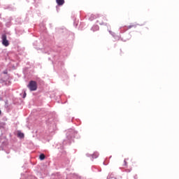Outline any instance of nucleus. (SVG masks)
I'll return each mask as SVG.
<instances>
[{"instance_id": "obj_6", "label": "nucleus", "mask_w": 179, "mask_h": 179, "mask_svg": "<svg viewBox=\"0 0 179 179\" xmlns=\"http://www.w3.org/2000/svg\"><path fill=\"white\" fill-rule=\"evenodd\" d=\"M124 166H127V159H124Z\"/></svg>"}, {"instance_id": "obj_4", "label": "nucleus", "mask_w": 179, "mask_h": 179, "mask_svg": "<svg viewBox=\"0 0 179 179\" xmlns=\"http://www.w3.org/2000/svg\"><path fill=\"white\" fill-rule=\"evenodd\" d=\"M17 136L19 138H24V134H23V133L20 132V131H18Z\"/></svg>"}, {"instance_id": "obj_9", "label": "nucleus", "mask_w": 179, "mask_h": 179, "mask_svg": "<svg viewBox=\"0 0 179 179\" xmlns=\"http://www.w3.org/2000/svg\"><path fill=\"white\" fill-rule=\"evenodd\" d=\"M0 114H1V110H0Z\"/></svg>"}, {"instance_id": "obj_8", "label": "nucleus", "mask_w": 179, "mask_h": 179, "mask_svg": "<svg viewBox=\"0 0 179 179\" xmlns=\"http://www.w3.org/2000/svg\"><path fill=\"white\" fill-rule=\"evenodd\" d=\"M24 97H26V92H24L23 94V99H24Z\"/></svg>"}, {"instance_id": "obj_5", "label": "nucleus", "mask_w": 179, "mask_h": 179, "mask_svg": "<svg viewBox=\"0 0 179 179\" xmlns=\"http://www.w3.org/2000/svg\"><path fill=\"white\" fill-rule=\"evenodd\" d=\"M40 160H44L45 159V155L44 154H41L39 156Z\"/></svg>"}, {"instance_id": "obj_3", "label": "nucleus", "mask_w": 179, "mask_h": 179, "mask_svg": "<svg viewBox=\"0 0 179 179\" xmlns=\"http://www.w3.org/2000/svg\"><path fill=\"white\" fill-rule=\"evenodd\" d=\"M56 3L59 6H62L65 3V0H56Z\"/></svg>"}, {"instance_id": "obj_2", "label": "nucleus", "mask_w": 179, "mask_h": 179, "mask_svg": "<svg viewBox=\"0 0 179 179\" xmlns=\"http://www.w3.org/2000/svg\"><path fill=\"white\" fill-rule=\"evenodd\" d=\"M1 38L3 45H5V47H8V45H9V41H8V39H6V36L5 34L2 35Z\"/></svg>"}, {"instance_id": "obj_1", "label": "nucleus", "mask_w": 179, "mask_h": 179, "mask_svg": "<svg viewBox=\"0 0 179 179\" xmlns=\"http://www.w3.org/2000/svg\"><path fill=\"white\" fill-rule=\"evenodd\" d=\"M27 87H29L31 92H34L37 90V82L34 80H31L27 85Z\"/></svg>"}, {"instance_id": "obj_7", "label": "nucleus", "mask_w": 179, "mask_h": 179, "mask_svg": "<svg viewBox=\"0 0 179 179\" xmlns=\"http://www.w3.org/2000/svg\"><path fill=\"white\" fill-rule=\"evenodd\" d=\"M134 179H138V175L134 176Z\"/></svg>"}]
</instances>
